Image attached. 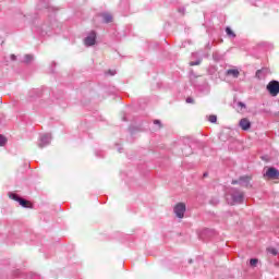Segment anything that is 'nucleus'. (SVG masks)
Instances as JSON below:
<instances>
[{"label":"nucleus","instance_id":"nucleus-16","mask_svg":"<svg viewBox=\"0 0 279 279\" xmlns=\"http://www.w3.org/2000/svg\"><path fill=\"white\" fill-rule=\"evenodd\" d=\"M267 252L272 256H276L278 254V251L276 248H268Z\"/></svg>","mask_w":279,"mask_h":279},{"label":"nucleus","instance_id":"nucleus-11","mask_svg":"<svg viewBox=\"0 0 279 279\" xmlns=\"http://www.w3.org/2000/svg\"><path fill=\"white\" fill-rule=\"evenodd\" d=\"M227 75H232V77H239L241 73L239 72V70L231 69L227 71Z\"/></svg>","mask_w":279,"mask_h":279},{"label":"nucleus","instance_id":"nucleus-4","mask_svg":"<svg viewBox=\"0 0 279 279\" xmlns=\"http://www.w3.org/2000/svg\"><path fill=\"white\" fill-rule=\"evenodd\" d=\"M239 125L241 130H244V132H247L252 128V122L247 118H243L240 120Z\"/></svg>","mask_w":279,"mask_h":279},{"label":"nucleus","instance_id":"nucleus-12","mask_svg":"<svg viewBox=\"0 0 279 279\" xmlns=\"http://www.w3.org/2000/svg\"><path fill=\"white\" fill-rule=\"evenodd\" d=\"M227 35L231 36V38H236V34L233 33L231 27L226 28Z\"/></svg>","mask_w":279,"mask_h":279},{"label":"nucleus","instance_id":"nucleus-17","mask_svg":"<svg viewBox=\"0 0 279 279\" xmlns=\"http://www.w3.org/2000/svg\"><path fill=\"white\" fill-rule=\"evenodd\" d=\"M25 60L26 62H32V60H34V57L32 54H26Z\"/></svg>","mask_w":279,"mask_h":279},{"label":"nucleus","instance_id":"nucleus-3","mask_svg":"<svg viewBox=\"0 0 279 279\" xmlns=\"http://www.w3.org/2000/svg\"><path fill=\"white\" fill-rule=\"evenodd\" d=\"M265 180H278L279 171L278 169L270 167L267 169L266 173L264 174Z\"/></svg>","mask_w":279,"mask_h":279},{"label":"nucleus","instance_id":"nucleus-21","mask_svg":"<svg viewBox=\"0 0 279 279\" xmlns=\"http://www.w3.org/2000/svg\"><path fill=\"white\" fill-rule=\"evenodd\" d=\"M190 64H191V66H196L197 64H201V61H198L196 63L195 62H191Z\"/></svg>","mask_w":279,"mask_h":279},{"label":"nucleus","instance_id":"nucleus-2","mask_svg":"<svg viewBox=\"0 0 279 279\" xmlns=\"http://www.w3.org/2000/svg\"><path fill=\"white\" fill-rule=\"evenodd\" d=\"M173 213L178 219H184V213H186V204L178 203L173 208Z\"/></svg>","mask_w":279,"mask_h":279},{"label":"nucleus","instance_id":"nucleus-15","mask_svg":"<svg viewBox=\"0 0 279 279\" xmlns=\"http://www.w3.org/2000/svg\"><path fill=\"white\" fill-rule=\"evenodd\" d=\"M250 265H251L252 267H256V265H258V259L252 258V259L250 260Z\"/></svg>","mask_w":279,"mask_h":279},{"label":"nucleus","instance_id":"nucleus-6","mask_svg":"<svg viewBox=\"0 0 279 279\" xmlns=\"http://www.w3.org/2000/svg\"><path fill=\"white\" fill-rule=\"evenodd\" d=\"M250 182H252V177H250V175L240 177V184L242 186H245V189H251L252 187Z\"/></svg>","mask_w":279,"mask_h":279},{"label":"nucleus","instance_id":"nucleus-7","mask_svg":"<svg viewBox=\"0 0 279 279\" xmlns=\"http://www.w3.org/2000/svg\"><path fill=\"white\" fill-rule=\"evenodd\" d=\"M14 199H16V202H20V205L24 208H29V201L19 198V196H14Z\"/></svg>","mask_w":279,"mask_h":279},{"label":"nucleus","instance_id":"nucleus-22","mask_svg":"<svg viewBox=\"0 0 279 279\" xmlns=\"http://www.w3.org/2000/svg\"><path fill=\"white\" fill-rule=\"evenodd\" d=\"M238 106H240V108H245V104L243 102H238Z\"/></svg>","mask_w":279,"mask_h":279},{"label":"nucleus","instance_id":"nucleus-23","mask_svg":"<svg viewBox=\"0 0 279 279\" xmlns=\"http://www.w3.org/2000/svg\"><path fill=\"white\" fill-rule=\"evenodd\" d=\"M260 74V70H257L256 75Z\"/></svg>","mask_w":279,"mask_h":279},{"label":"nucleus","instance_id":"nucleus-8","mask_svg":"<svg viewBox=\"0 0 279 279\" xmlns=\"http://www.w3.org/2000/svg\"><path fill=\"white\" fill-rule=\"evenodd\" d=\"M49 143H51V138L48 135H44L41 137V143L39 144V147H45V145H49Z\"/></svg>","mask_w":279,"mask_h":279},{"label":"nucleus","instance_id":"nucleus-1","mask_svg":"<svg viewBox=\"0 0 279 279\" xmlns=\"http://www.w3.org/2000/svg\"><path fill=\"white\" fill-rule=\"evenodd\" d=\"M266 90H268L271 97H278L279 95V82L278 81H270L267 86Z\"/></svg>","mask_w":279,"mask_h":279},{"label":"nucleus","instance_id":"nucleus-19","mask_svg":"<svg viewBox=\"0 0 279 279\" xmlns=\"http://www.w3.org/2000/svg\"><path fill=\"white\" fill-rule=\"evenodd\" d=\"M154 123L155 125H160V128H162V125L160 124V120H155Z\"/></svg>","mask_w":279,"mask_h":279},{"label":"nucleus","instance_id":"nucleus-18","mask_svg":"<svg viewBox=\"0 0 279 279\" xmlns=\"http://www.w3.org/2000/svg\"><path fill=\"white\" fill-rule=\"evenodd\" d=\"M186 102H187V104H195V100H194L193 98H187V99H186Z\"/></svg>","mask_w":279,"mask_h":279},{"label":"nucleus","instance_id":"nucleus-14","mask_svg":"<svg viewBox=\"0 0 279 279\" xmlns=\"http://www.w3.org/2000/svg\"><path fill=\"white\" fill-rule=\"evenodd\" d=\"M208 121L210 123H217V116H215V114L209 116Z\"/></svg>","mask_w":279,"mask_h":279},{"label":"nucleus","instance_id":"nucleus-9","mask_svg":"<svg viewBox=\"0 0 279 279\" xmlns=\"http://www.w3.org/2000/svg\"><path fill=\"white\" fill-rule=\"evenodd\" d=\"M233 202H236L238 204H241L243 202V193H235L232 195Z\"/></svg>","mask_w":279,"mask_h":279},{"label":"nucleus","instance_id":"nucleus-20","mask_svg":"<svg viewBox=\"0 0 279 279\" xmlns=\"http://www.w3.org/2000/svg\"><path fill=\"white\" fill-rule=\"evenodd\" d=\"M231 184H241L240 179L239 180H233Z\"/></svg>","mask_w":279,"mask_h":279},{"label":"nucleus","instance_id":"nucleus-5","mask_svg":"<svg viewBox=\"0 0 279 279\" xmlns=\"http://www.w3.org/2000/svg\"><path fill=\"white\" fill-rule=\"evenodd\" d=\"M96 38H97V34H95V32H92V33L89 34V36H87V37L85 38V45H86L87 47H93V45H95Z\"/></svg>","mask_w":279,"mask_h":279},{"label":"nucleus","instance_id":"nucleus-10","mask_svg":"<svg viewBox=\"0 0 279 279\" xmlns=\"http://www.w3.org/2000/svg\"><path fill=\"white\" fill-rule=\"evenodd\" d=\"M105 23H112V15L109 13H102L101 14Z\"/></svg>","mask_w":279,"mask_h":279},{"label":"nucleus","instance_id":"nucleus-13","mask_svg":"<svg viewBox=\"0 0 279 279\" xmlns=\"http://www.w3.org/2000/svg\"><path fill=\"white\" fill-rule=\"evenodd\" d=\"M5 143H8V140L5 138V136L0 135V147H3V145H5Z\"/></svg>","mask_w":279,"mask_h":279}]
</instances>
